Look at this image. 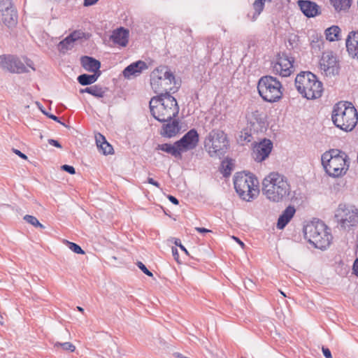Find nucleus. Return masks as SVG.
<instances>
[{
	"mask_svg": "<svg viewBox=\"0 0 358 358\" xmlns=\"http://www.w3.org/2000/svg\"><path fill=\"white\" fill-rule=\"evenodd\" d=\"M262 193L267 199L278 203L291 199V186L287 178L277 172L270 173L262 181Z\"/></svg>",
	"mask_w": 358,
	"mask_h": 358,
	"instance_id": "f257e3e1",
	"label": "nucleus"
},
{
	"mask_svg": "<svg viewBox=\"0 0 358 358\" xmlns=\"http://www.w3.org/2000/svg\"><path fill=\"white\" fill-rule=\"evenodd\" d=\"M331 119L336 127L350 131L357 125L358 114L350 102L340 101L334 106Z\"/></svg>",
	"mask_w": 358,
	"mask_h": 358,
	"instance_id": "f03ea898",
	"label": "nucleus"
},
{
	"mask_svg": "<svg viewBox=\"0 0 358 358\" xmlns=\"http://www.w3.org/2000/svg\"><path fill=\"white\" fill-rule=\"evenodd\" d=\"M348 155L342 150L331 149L322 154V164L326 173L337 178L344 175L348 169Z\"/></svg>",
	"mask_w": 358,
	"mask_h": 358,
	"instance_id": "7ed1b4c3",
	"label": "nucleus"
},
{
	"mask_svg": "<svg viewBox=\"0 0 358 358\" xmlns=\"http://www.w3.org/2000/svg\"><path fill=\"white\" fill-rule=\"evenodd\" d=\"M304 236L315 248L324 250L332 240L330 229L322 221L312 222L305 226Z\"/></svg>",
	"mask_w": 358,
	"mask_h": 358,
	"instance_id": "20e7f679",
	"label": "nucleus"
},
{
	"mask_svg": "<svg viewBox=\"0 0 358 358\" xmlns=\"http://www.w3.org/2000/svg\"><path fill=\"white\" fill-rule=\"evenodd\" d=\"M295 86L303 97L315 99L321 97L323 85L315 74L310 71L301 72L295 78Z\"/></svg>",
	"mask_w": 358,
	"mask_h": 358,
	"instance_id": "39448f33",
	"label": "nucleus"
},
{
	"mask_svg": "<svg viewBox=\"0 0 358 358\" xmlns=\"http://www.w3.org/2000/svg\"><path fill=\"white\" fill-rule=\"evenodd\" d=\"M236 192L246 201H252L258 193L257 178L250 173H236L234 178Z\"/></svg>",
	"mask_w": 358,
	"mask_h": 358,
	"instance_id": "423d86ee",
	"label": "nucleus"
},
{
	"mask_svg": "<svg viewBox=\"0 0 358 358\" xmlns=\"http://www.w3.org/2000/svg\"><path fill=\"white\" fill-rule=\"evenodd\" d=\"M204 148L211 157H222L229 148L227 134L222 130H211L204 139Z\"/></svg>",
	"mask_w": 358,
	"mask_h": 358,
	"instance_id": "0eeeda50",
	"label": "nucleus"
},
{
	"mask_svg": "<svg viewBox=\"0 0 358 358\" xmlns=\"http://www.w3.org/2000/svg\"><path fill=\"white\" fill-rule=\"evenodd\" d=\"M257 90L260 96L267 102H276L282 96L281 83L271 76H265L259 80Z\"/></svg>",
	"mask_w": 358,
	"mask_h": 358,
	"instance_id": "6e6552de",
	"label": "nucleus"
},
{
	"mask_svg": "<svg viewBox=\"0 0 358 358\" xmlns=\"http://www.w3.org/2000/svg\"><path fill=\"white\" fill-rule=\"evenodd\" d=\"M176 83L175 76L166 66H160L155 69L150 75V85L155 93L166 92L172 90L168 87Z\"/></svg>",
	"mask_w": 358,
	"mask_h": 358,
	"instance_id": "1a4fd4ad",
	"label": "nucleus"
},
{
	"mask_svg": "<svg viewBox=\"0 0 358 358\" xmlns=\"http://www.w3.org/2000/svg\"><path fill=\"white\" fill-rule=\"evenodd\" d=\"M335 218L341 228L350 230L358 225V209L355 206L340 204Z\"/></svg>",
	"mask_w": 358,
	"mask_h": 358,
	"instance_id": "9d476101",
	"label": "nucleus"
},
{
	"mask_svg": "<svg viewBox=\"0 0 358 358\" xmlns=\"http://www.w3.org/2000/svg\"><path fill=\"white\" fill-rule=\"evenodd\" d=\"M152 116L161 122L172 120L179 113V106L176 99L166 92V99L158 107Z\"/></svg>",
	"mask_w": 358,
	"mask_h": 358,
	"instance_id": "9b49d317",
	"label": "nucleus"
},
{
	"mask_svg": "<svg viewBox=\"0 0 358 358\" xmlns=\"http://www.w3.org/2000/svg\"><path fill=\"white\" fill-rule=\"evenodd\" d=\"M294 59L286 53L278 54L276 60L272 62L273 72L282 77H287L294 71Z\"/></svg>",
	"mask_w": 358,
	"mask_h": 358,
	"instance_id": "f8f14e48",
	"label": "nucleus"
},
{
	"mask_svg": "<svg viewBox=\"0 0 358 358\" xmlns=\"http://www.w3.org/2000/svg\"><path fill=\"white\" fill-rule=\"evenodd\" d=\"M0 66L2 69L13 73H23L28 72L24 63L16 56L3 55L0 56Z\"/></svg>",
	"mask_w": 358,
	"mask_h": 358,
	"instance_id": "ddd939ff",
	"label": "nucleus"
},
{
	"mask_svg": "<svg viewBox=\"0 0 358 358\" xmlns=\"http://www.w3.org/2000/svg\"><path fill=\"white\" fill-rule=\"evenodd\" d=\"M273 149V143L270 139L264 138L259 143H255L252 147V157L257 162H262L267 159Z\"/></svg>",
	"mask_w": 358,
	"mask_h": 358,
	"instance_id": "4468645a",
	"label": "nucleus"
},
{
	"mask_svg": "<svg viewBox=\"0 0 358 358\" xmlns=\"http://www.w3.org/2000/svg\"><path fill=\"white\" fill-rule=\"evenodd\" d=\"M199 142V135L195 129L189 130L175 145L181 149V152L195 149Z\"/></svg>",
	"mask_w": 358,
	"mask_h": 358,
	"instance_id": "2eb2a0df",
	"label": "nucleus"
},
{
	"mask_svg": "<svg viewBox=\"0 0 358 358\" xmlns=\"http://www.w3.org/2000/svg\"><path fill=\"white\" fill-rule=\"evenodd\" d=\"M320 69L327 76H334L338 73L339 66L336 57L332 52H326L322 54L320 61Z\"/></svg>",
	"mask_w": 358,
	"mask_h": 358,
	"instance_id": "dca6fc26",
	"label": "nucleus"
},
{
	"mask_svg": "<svg viewBox=\"0 0 358 358\" xmlns=\"http://www.w3.org/2000/svg\"><path fill=\"white\" fill-rule=\"evenodd\" d=\"M248 121L250 130H253L254 132H262L266 129V115L259 110L252 112L248 117Z\"/></svg>",
	"mask_w": 358,
	"mask_h": 358,
	"instance_id": "f3484780",
	"label": "nucleus"
},
{
	"mask_svg": "<svg viewBox=\"0 0 358 358\" xmlns=\"http://www.w3.org/2000/svg\"><path fill=\"white\" fill-rule=\"evenodd\" d=\"M298 5L307 17H314L321 14L320 6L313 1L309 0H299Z\"/></svg>",
	"mask_w": 358,
	"mask_h": 358,
	"instance_id": "a211bd4d",
	"label": "nucleus"
},
{
	"mask_svg": "<svg viewBox=\"0 0 358 358\" xmlns=\"http://www.w3.org/2000/svg\"><path fill=\"white\" fill-rule=\"evenodd\" d=\"M147 64L141 60L133 62L127 66L122 73L125 78L130 79L131 77L138 76L143 71L148 69Z\"/></svg>",
	"mask_w": 358,
	"mask_h": 358,
	"instance_id": "6ab92c4d",
	"label": "nucleus"
},
{
	"mask_svg": "<svg viewBox=\"0 0 358 358\" xmlns=\"http://www.w3.org/2000/svg\"><path fill=\"white\" fill-rule=\"evenodd\" d=\"M345 45L349 55L354 59H358V31L349 32Z\"/></svg>",
	"mask_w": 358,
	"mask_h": 358,
	"instance_id": "aec40b11",
	"label": "nucleus"
},
{
	"mask_svg": "<svg viewBox=\"0 0 358 358\" xmlns=\"http://www.w3.org/2000/svg\"><path fill=\"white\" fill-rule=\"evenodd\" d=\"M80 64L86 71L94 73H99V75L101 74L100 71L101 62L95 58L90 56H83L80 58Z\"/></svg>",
	"mask_w": 358,
	"mask_h": 358,
	"instance_id": "412c9836",
	"label": "nucleus"
},
{
	"mask_svg": "<svg viewBox=\"0 0 358 358\" xmlns=\"http://www.w3.org/2000/svg\"><path fill=\"white\" fill-rule=\"evenodd\" d=\"M110 39L115 44L125 47L129 41V31L123 27H120L113 31Z\"/></svg>",
	"mask_w": 358,
	"mask_h": 358,
	"instance_id": "4be33fe9",
	"label": "nucleus"
},
{
	"mask_svg": "<svg viewBox=\"0 0 358 358\" xmlns=\"http://www.w3.org/2000/svg\"><path fill=\"white\" fill-rule=\"evenodd\" d=\"M296 210L294 206H287L280 215L278 222H277V228L279 229H282L285 227V226L289 222L292 218L294 217L295 214Z\"/></svg>",
	"mask_w": 358,
	"mask_h": 358,
	"instance_id": "5701e85b",
	"label": "nucleus"
},
{
	"mask_svg": "<svg viewBox=\"0 0 358 358\" xmlns=\"http://www.w3.org/2000/svg\"><path fill=\"white\" fill-rule=\"evenodd\" d=\"M179 123L177 120L168 121L166 124L162 126L161 135L165 137L171 138L175 136L179 131Z\"/></svg>",
	"mask_w": 358,
	"mask_h": 358,
	"instance_id": "b1692460",
	"label": "nucleus"
},
{
	"mask_svg": "<svg viewBox=\"0 0 358 358\" xmlns=\"http://www.w3.org/2000/svg\"><path fill=\"white\" fill-rule=\"evenodd\" d=\"M2 21L8 27H13L17 22V13L15 8L13 6L5 12H1Z\"/></svg>",
	"mask_w": 358,
	"mask_h": 358,
	"instance_id": "393cba45",
	"label": "nucleus"
},
{
	"mask_svg": "<svg viewBox=\"0 0 358 358\" xmlns=\"http://www.w3.org/2000/svg\"><path fill=\"white\" fill-rule=\"evenodd\" d=\"M155 149L157 150H162L166 153L171 154L176 158H182L181 149H180L179 147H177L175 143L173 145L171 143L158 144Z\"/></svg>",
	"mask_w": 358,
	"mask_h": 358,
	"instance_id": "a878e982",
	"label": "nucleus"
},
{
	"mask_svg": "<svg viewBox=\"0 0 358 358\" xmlns=\"http://www.w3.org/2000/svg\"><path fill=\"white\" fill-rule=\"evenodd\" d=\"M95 138L97 148L101 150L103 155H107L113 153V148L112 145L107 142L102 134L99 133L96 135Z\"/></svg>",
	"mask_w": 358,
	"mask_h": 358,
	"instance_id": "bb28decb",
	"label": "nucleus"
},
{
	"mask_svg": "<svg viewBox=\"0 0 358 358\" xmlns=\"http://www.w3.org/2000/svg\"><path fill=\"white\" fill-rule=\"evenodd\" d=\"M341 28L338 26L333 25L327 28L325 31L326 39L330 42L341 40Z\"/></svg>",
	"mask_w": 358,
	"mask_h": 358,
	"instance_id": "cd10ccee",
	"label": "nucleus"
},
{
	"mask_svg": "<svg viewBox=\"0 0 358 358\" xmlns=\"http://www.w3.org/2000/svg\"><path fill=\"white\" fill-rule=\"evenodd\" d=\"M352 0H330L331 4L337 13L348 12Z\"/></svg>",
	"mask_w": 358,
	"mask_h": 358,
	"instance_id": "c85d7f7f",
	"label": "nucleus"
},
{
	"mask_svg": "<svg viewBox=\"0 0 358 358\" xmlns=\"http://www.w3.org/2000/svg\"><path fill=\"white\" fill-rule=\"evenodd\" d=\"M80 92L81 94L88 93L96 98H102L104 96L106 91L101 87L95 85L81 89Z\"/></svg>",
	"mask_w": 358,
	"mask_h": 358,
	"instance_id": "c756f323",
	"label": "nucleus"
},
{
	"mask_svg": "<svg viewBox=\"0 0 358 358\" xmlns=\"http://www.w3.org/2000/svg\"><path fill=\"white\" fill-rule=\"evenodd\" d=\"M100 76L101 75H99V73H93V74L83 73L80 75L78 77L77 80L78 83L82 85H90L95 83Z\"/></svg>",
	"mask_w": 358,
	"mask_h": 358,
	"instance_id": "7c9ffc66",
	"label": "nucleus"
},
{
	"mask_svg": "<svg viewBox=\"0 0 358 358\" xmlns=\"http://www.w3.org/2000/svg\"><path fill=\"white\" fill-rule=\"evenodd\" d=\"M157 96H154L150 101V109L152 115L155 113L157 108L166 99V92H159Z\"/></svg>",
	"mask_w": 358,
	"mask_h": 358,
	"instance_id": "2f4dec72",
	"label": "nucleus"
},
{
	"mask_svg": "<svg viewBox=\"0 0 358 358\" xmlns=\"http://www.w3.org/2000/svg\"><path fill=\"white\" fill-rule=\"evenodd\" d=\"M74 42L72 38L67 36L64 39L61 41L58 44V50L59 52L65 53L67 50L73 48Z\"/></svg>",
	"mask_w": 358,
	"mask_h": 358,
	"instance_id": "473e14b6",
	"label": "nucleus"
},
{
	"mask_svg": "<svg viewBox=\"0 0 358 358\" xmlns=\"http://www.w3.org/2000/svg\"><path fill=\"white\" fill-rule=\"evenodd\" d=\"M266 0H255L253 3V8L255 10L254 15H253V20H255L257 16L259 15V14L262 13V11L264 10L265 1ZM269 2H271L272 0H268Z\"/></svg>",
	"mask_w": 358,
	"mask_h": 358,
	"instance_id": "72a5a7b5",
	"label": "nucleus"
},
{
	"mask_svg": "<svg viewBox=\"0 0 358 358\" xmlns=\"http://www.w3.org/2000/svg\"><path fill=\"white\" fill-rule=\"evenodd\" d=\"M23 219L27 222L29 223L30 224L33 225L35 227H40L41 229L45 228L44 225H43L41 223H40V222L38 220V219L34 216L26 215Z\"/></svg>",
	"mask_w": 358,
	"mask_h": 358,
	"instance_id": "f704fd0d",
	"label": "nucleus"
},
{
	"mask_svg": "<svg viewBox=\"0 0 358 358\" xmlns=\"http://www.w3.org/2000/svg\"><path fill=\"white\" fill-rule=\"evenodd\" d=\"M55 348L61 347L64 350L69 351V352H74L76 350V347L74 345H73L70 342H64V343H60V342H56L55 343Z\"/></svg>",
	"mask_w": 358,
	"mask_h": 358,
	"instance_id": "c9c22d12",
	"label": "nucleus"
},
{
	"mask_svg": "<svg viewBox=\"0 0 358 358\" xmlns=\"http://www.w3.org/2000/svg\"><path fill=\"white\" fill-rule=\"evenodd\" d=\"M66 244L69 247V248L76 254L83 255L85 254V251L79 246L78 244L70 242L69 241H65Z\"/></svg>",
	"mask_w": 358,
	"mask_h": 358,
	"instance_id": "e433bc0d",
	"label": "nucleus"
},
{
	"mask_svg": "<svg viewBox=\"0 0 358 358\" xmlns=\"http://www.w3.org/2000/svg\"><path fill=\"white\" fill-rule=\"evenodd\" d=\"M251 131H249L248 129H243L241 131V134L239 136L240 141L242 142H251L252 140V136L251 134Z\"/></svg>",
	"mask_w": 358,
	"mask_h": 358,
	"instance_id": "4c0bfd02",
	"label": "nucleus"
},
{
	"mask_svg": "<svg viewBox=\"0 0 358 358\" xmlns=\"http://www.w3.org/2000/svg\"><path fill=\"white\" fill-rule=\"evenodd\" d=\"M11 0H0V12H5L6 10L13 7Z\"/></svg>",
	"mask_w": 358,
	"mask_h": 358,
	"instance_id": "58836bf2",
	"label": "nucleus"
},
{
	"mask_svg": "<svg viewBox=\"0 0 358 358\" xmlns=\"http://www.w3.org/2000/svg\"><path fill=\"white\" fill-rule=\"evenodd\" d=\"M84 35V33L80 31H74L71 34H70L69 36L72 38L73 41L75 43L78 39H80L83 38Z\"/></svg>",
	"mask_w": 358,
	"mask_h": 358,
	"instance_id": "ea45409f",
	"label": "nucleus"
},
{
	"mask_svg": "<svg viewBox=\"0 0 358 358\" xmlns=\"http://www.w3.org/2000/svg\"><path fill=\"white\" fill-rule=\"evenodd\" d=\"M136 265L142 271V272L143 273H145V275L150 276V277H152L153 275L151 271H150L141 262H138Z\"/></svg>",
	"mask_w": 358,
	"mask_h": 358,
	"instance_id": "a19ab883",
	"label": "nucleus"
},
{
	"mask_svg": "<svg viewBox=\"0 0 358 358\" xmlns=\"http://www.w3.org/2000/svg\"><path fill=\"white\" fill-rule=\"evenodd\" d=\"M62 170L66 171L67 173L73 175L76 173L75 168L71 165L64 164L61 166Z\"/></svg>",
	"mask_w": 358,
	"mask_h": 358,
	"instance_id": "79ce46f5",
	"label": "nucleus"
},
{
	"mask_svg": "<svg viewBox=\"0 0 358 358\" xmlns=\"http://www.w3.org/2000/svg\"><path fill=\"white\" fill-rule=\"evenodd\" d=\"M41 110L42 113H43L44 115H45L46 116H48L49 118H50V119L53 120L54 121H56V122H57L60 123L61 124H62V125H64V126H66V125H65V124H64V123H63V122H62L59 120L58 117H57L56 115H53V114H51V113H47L46 111H45V110H42V109H41Z\"/></svg>",
	"mask_w": 358,
	"mask_h": 358,
	"instance_id": "37998d69",
	"label": "nucleus"
},
{
	"mask_svg": "<svg viewBox=\"0 0 358 358\" xmlns=\"http://www.w3.org/2000/svg\"><path fill=\"white\" fill-rule=\"evenodd\" d=\"M48 143L52 146H55L58 148H62V145L59 143V142L55 139H48Z\"/></svg>",
	"mask_w": 358,
	"mask_h": 358,
	"instance_id": "c03bdc74",
	"label": "nucleus"
},
{
	"mask_svg": "<svg viewBox=\"0 0 358 358\" xmlns=\"http://www.w3.org/2000/svg\"><path fill=\"white\" fill-rule=\"evenodd\" d=\"M174 244L177 246H178L182 251H184L186 254H188L187 250L186 248L181 244L180 240L178 238H176L174 241Z\"/></svg>",
	"mask_w": 358,
	"mask_h": 358,
	"instance_id": "a18cd8bd",
	"label": "nucleus"
},
{
	"mask_svg": "<svg viewBox=\"0 0 358 358\" xmlns=\"http://www.w3.org/2000/svg\"><path fill=\"white\" fill-rule=\"evenodd\" d=\"M322 352L326 358H332L331 351L329 348L322 347Z\"/></svg>",
	"mask_w": 358,
	"mask_h": 358,
	"instance_id": "49530a36",
	"label": "nucleus"
},
{
	"mask_svg": "<svg viewBox=\"0 0 358 358\" xmlns=\"http://www.w3.org/2000/svg\"><path fill=\"white\" fill-rule=\"evenodd\" d=\"M13 152L15 153L17 155H18L20 158L23 159H27V156L22 153L21 151L17 150V149H13Z\"/></svg>",
	"mask_w": 358,
	"mask_h": 358,
	"instance_id": "de8ad7c7",
	"label": "nucleus"
},
{
	"mask_svg": "<svg viewBox=\"0 0 358 358\" xmlns=\"http://www.w3.org/2000/svg\"><path fill=\"white\" fill-rule=\"evenodd\" d=\"M352 269L355 275L358 277V258L355 259L353 264Z\"/></svg>",
	"mask_w": 358,
	"mask_h": 358,
	"instance_id": "09e8293b",
	"label": "nucleus"
},
{
	"mask_svg": "<svg viewBox=\"0 0 358 358\" xmlns=\"http://www.w3.org/2000/svg\"><path fill=\"white\" fill-rule=\"evenodd\" d=\"M24 62L28 67H30L32 70L35 71V68L34 66V62L31 59H29L28 58H25Z\"/></svg>",
	"mask_w": 358,
	"mask_h": 358,
	"instance_id": "8fccbe9b",
	"label": "nucleus"
},
{
	"mask_svg": "<svg viewBox=\"0 0 358 358\" xmlns=\"http://www.w3.org/2000/svg\"><path fill=\"white\" fill-rule=\"evenodd\" d=\"M148 182L149 184H151L152 185H155V187H158V188H160V185L159 183L157 182V181H155L153 178H148Z\"/></svg>",
	"mask_w": 358,
	"mask_h": 358,
	"instance_id": "3c124183",
	"label": "nucleus"
},
{
	"mask_svg": "<svg viewBox=\"0 0 358 358\" xmlns=\"http://www.w3.org/2000/svg\"><path fill=\"white\" fill-rule=\"evenodd\" d=\"M99 0H84L83 5L85 6H90L95 4Z\"/></svg>",
	"mask_w": 358,
	"mask_h": 358,
	"instance_id": "603ef678",
	"label": "nucleus"
},
{
	"mask_svg": "<svg viewBox=\"0 0 358 358\" xmlns=\"http://www.w3.org/2000/svg\"><path fill=\"white\" fill-rule=\"evenodd\" d=\"M167 198L172 203L175 205H178L179 203L178 199L172 195H168Z\"/></svg>",
	"mask_w": 358,
	"mask_h": 358,
	"instance_id": "864d4df0",
	"label": "nucleus"
},
{
	"mask_svg": "<svg viewBox=\"0 0 358 358\" xmlns=\"http://www.w3.org/2000/svg\"><path fill=\"white\" fill-rule=\"evenodd\" d=\"M172 254H173V256L174 259H175L177 262H178L179 255H178V252L177 248H172Z\"/></svg>",
	"mask_w": 358,
	"mask_h": 358,
	"instance_id": "5fc2aeb1",
	"label": "nucleus"
},
{
	"mask_svg": "<svg viewBox=\"0 0 358 358\" xmlns=\"http://www.w3.org/2000/svg\"><path fill=\"white\" fill-rule=\"evenodd\" d=\"M195 230L199 233H208L211 231L210 230L203 227H196Z\"/></svg>",
	"mask_w": 358,
	"mask_h": 358,
	"instance_id": "6e6d98bb",
	"label": "nucleus"
},
{
	"mask_svg": "<svg viewBox=\"0 0 358 358\" xmlns=\"http://www.w3.org/2000/svg\"><path fill=\"white\" fill-rule=\"evenodd\" d=\"M232 238H233V239H234L241 246L242 248H244L245 244L238 237L232 236Z\"/></svg>",
	"mask_w": 358,
	"mask_h": 358,
	"instance_id": "4d7b16f0",
	"label": "nucleus"
},
{
	"mask_svg": "<svg viewBox=\"0 0 358 358\" xmlns=\"http://www.w3.org/2000/svg\"><path fill=\"white\" fill-rule=\"evenodd\" d=\"M77 308H78V310L79 311H80V312H83V310H83V308H81V307H80V306H78V307H77Z\"/></svg>",
	"mask_w": 358,
	"mask_h": 358,
	"instance_id": "13d9d810",
	"label": "nucleus"
},
{
	"mask_svg": "<svg viewBox=\"0 0 358 358\" xmlns=\"http://www.w3.org/2000/svg\"><path fill=\"white\" fill-rule=\"evenodd\" d=\"M280 293H281V294H282V295H283L284 296H286V294H285L283 292L280 291Z\"/></svg>",
	"mask_w": 358,
	"mask_h": 358,
	"instance_id": "bf43d9fd",
	"label": "nucleus"
},
{
	"mask_svg": "<svg viewBox=\"0 0 358 358\" xmlns=\"http://www.w3.org/2000/svg\"><path fill=\"white\" fill-rule=\"evenodd\" d=\"M226 168H227V169H229V171L231 170V169H230V167H229V165H227V167H226Z\"/></svg>",
	"mask_w": 358,
	"mask_h": 358,
	"instance_id": "052dcab7",
	"label": "nucleus"
},
{
	"mask_svg": "<svg viewBox=\"0 0 358 358\" xmlns=\"http://www.w3.org/2000/svg\"><path fill=\"white\" fill-rule=\"evenodd\" d=\"M178 89H176L175 91H173V93H175V92H177Z\"/></svg>",
	"mask_w": 358,
	"mask_h": 358,
	"instance_id": "680f3d73",
	"label": "nucleus"
},
{
	"mask_svg": "<svg viewBox=\"0 0 358 358\" xmlns=\"http://www.w3.org/2000/svg\"><path fill=\"white\" fill-rule=\"evenodd\" d=\"M178 89H176L175 91H173V93H175V92H177Z\"/></svg>",
	"mask_w": 358,
	"mask_h": 358,
	"instance_id": "e2e57ef3",
	"label": "nucleus"
},
{
	"mask_svg": "<svg viewBox=\"0 0 358 358\" xmlns=\"http://www.w3.org/2000/svg\"><path fill=\"white\" fill-rule=\"evenodd\" d=\"M178 89H176L175 91H173V93H175V92H177Z\"/></svg>",
	"mask_w": 358,
	"mask_h": 358,
	"instance_id": "0e129e2a",
	"label": "nucleus"
},
{
	"mask_svg": "<svg viewBox=\"0 0 358 358\" xmlns=\"http://www.w3.org/2000/svg\"><path fill=\"white\" fill-rule=\"evenodd\" d=\"M241 358H245V357H241Z\"/></svg>",
	"mask_w": 358,
	"mask_h": 358,
	"instance_id": "69168bd1",
	"label": "nucleus"
}]
</instances>
